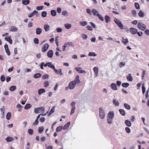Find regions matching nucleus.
<instances>
[{"instance_id": "f257e3e1", "label": "nucleus", "mask_w": 149, "mask_h": 149, "mask_svg": "<svg viewBox=\"0 0 149 149\" xmlns=\"http://www.w3.org/2000/svg\"><path fill=\"white\" fill-rule=\"evenodd\" d=\"M99 112L100 117L102 119H103L105 117V114L103 109L102 107L100 108Z\"/></svg>"}, {"instance_id": "f03ea898", "label": "nucleus", "mask_w": 149, "mask_h": 149, "mask_svg": "<svg viewBox=\"0 0 149 149\" xmlns=\"http://www.w3.org/2000/svg\"><path fill=\"white\" fill-rule=\"evenodd\" d=\"M139 29L142 31L144 30L146 28V25L143 23L139 22L137 25Z\"/></svg>"}, {"instance_id": "7ed1b4c3", "label": "nucleus", "mask_w": 149, "mask_h": 149, "mask_svg": "<svg viewBox=\"0 0 149 149\" xmlns=\"http://www.w3.org/2000/svg\"><path fill=\"white\" fill-rule=\"evenodd\" d=\"M75 103L74 102H72L71 103V106H72V109L70 113L71 115L74 112L75 108Z\"/></svg>"}, {"instance_id": "20e7f679", "label": "nucleus", "mask_w": 149, "mask_h": 149, "mask_svg": "<svg viewBox=\"0 0 149 149\" xmlns=\"http://www.w3.org/2000/svg\"><path fill=\"white\" fill-rule=\"evenodd\" d=\"M49 47V45L45 43L43 46V47L42 49V51L43 52H45L48 49Z\"/></svg>"}, {"instance_id": "39448f33", "label": "nucleus", "mask_w": 149, "mask_h": 149, "mask_svg": "<svg viewBox=\"0 0 149 149\" xmlns=\"http://www.w3.org/2000/svg\"><path fill=\"white\" fill-rule=\"evenodd\" d=\"M74 82H73L72 81L70 82L69 84V88L70 89H73L76 85L75 83H74Z\"/></svg>"}, {"instance_id": "423d86ee", "label": "nucleus", "mask_w": 149, "mask_h": 149, "mask_svg": "<svg viewBox=\"0 0 149 149\" xmlns=\"http://www.w3.org/2000/svg\"><path fill=\"white\" fill-rule=\"evenodd\" d=\"M75 69L77 72L80 73H85L86 71L83 70H82L81 68L80 67H76Z\"/></svg>"}, {"instance_id": "0eeeda50", "label": "nucleus", "mask_w": 149, "mask_h": 149, "mask_svg": "<svg viewBox=\"0 0 149 149\" xmlns=\"http://www.w3.org/2000/svg\"><path fill=\"white\" fill-rule=\"evenodd\" d=\"M130 32L133 34H135L137 32V30L134 28H130L129 29Z\"/></svg>"}, {"instance_id": "6e6552de", "label": "nucleus", "mask_w": 149, "mask_h": 149, "mask_svg": "<svg viewBox=\"0 0 149 149\" xmlns=\"http://www.w3.org/2000/svg\"><path fill=\"white\" fill-rule=\"evenodd\" d=\"M17 28L14 26H11L9 30V31L11 32H17Z\"/></svg>"}, {"instance_id": "1a4fd4ad", "label": "nucleus", "mask_w": 149, "mask_h": 149, "mask_svg": "<svg viewBox=\"0 0 149 149\" xmlns=\"http://www.w3.org/2000/svg\"><path fill=\"white\" fill-rule=\"evenodd\" d=\"M114 116V114L113 112L112 111H109L108 114V118H111L113 119Z\"/></svg>"}, {"instance_id": "9d476101", "label": "nucleus", "mask_w": 149, "mask_h": 149, "mask_svg": "<svg viewBox=\"0 0 149 149\" xmlns=\"http://www.w3.org/2000/svg\"><path fill=\"white\" fill-rule=\"evenodd\" d=\"M79 76H77L75 78V80L74 81H72L74 83H75L76 84H78L80 83V80H79Z\"/></svg>"}, {"instance_id": "9b49d317", "label": "nucleus", "mask_w": 149, "mask_h": 149, "mask_svg": "<svg viewBox=\"0 0 149 149\" xmlns=\"http://www.w3.org/2000/svg\"><path fill=\"white\" fill-rule=\"evenodd\" d=\"M5 40L8 42L10 44H11L12 43V40L11 38V36L6 37L5 38Z\"/></svg>"}, {"instance_id": "f8f14e48", "label": "nucleus", "mask_w": 149, "mask_h": 149, "mask_svg": "<svg viewBox=\"0 0 149 149\" xmlns=\"http://www.w3.org/2000/svg\"><path fill=\"white\" fill-rule=\"evenodd\" d=\"M47 56L49 58H52L53 56V52L52 50H50L47 53Z\"/></svg>"}, {"instance_id": "ddd939ff", "label": "nucleus", "mask_w": 149, "mask_h": 149, "mask_svg": "<svg viewBox=\"0 0 149 149\" xmlns=\"http://www.w3.org/2000/svg\"><path fill=\"white\" fill-rule=\"evenodd\" d=\"M115 22L117 24L120 28H121V22L117 19H114Z\"/></svg>"}, {"instance_id": "4468645a", "label": "nucleus", "mask_w": 149, "mask_h": 149, "mask_svg": "<svg viewBox=\"0 0 149 149\" xmlns=\"http://www.w3.org/2000/svg\"><path fill=\"white\" fill-rule=\"evenodd\" d=\"M56 73L60 75H63V73L62 71V70L61 69H59L58 70L56 69L54 70Z\"/></svg>"}, {"instance_id": "2eb2a0df", "label": "nucleus", "mask_w": 149, "mask_h": 149, "mask_svg": "<svg viewBox=\"0 0 149 149\" xmlns=\"http://www.w3.org/2000/svg\"><path fill=\"white\" fill-rule=\"evenodd\" d=\"M126 78L129 81H132L133 80V78L131 74H129L127 76Z\"/></svg>"}, {"instance_id": "dca6fc26", "label": "nucleus", "mask_w": 149, "mask_h": 149, "mask_svg": "<svg viewBox=\"0 0 149 149\" xmlns=\"http://www.w3.org/2000/svg\"><path fill=\"white\" fill-rule=\"evenodd\" d=\"M92 12L94 16H97L99 14L98 11L95 9H92Z\"/></svg>"}, {"instance_id": "f3484780", "label": "nucleus", "mask_w": 149, "mask_h": 149, "mask_svg": "<svg viewBox=\"0 0 149 149\" xmlns=\"http://www.w3.org/2000/svg\"><path fill=\"white\" fill-rule=\"evenodd\" d=\"M42 29L40 28H37L36 30V33L37 35H39L42 33Z\"/></svg>"}, {"instance_id": "a211bd4d", "label": "nucleus", "mask_w": 149, "mask_h": 149, "mask_svg": "<svg viewBox=\"0 0 149 149\" xmlns=\"http://www.w3.org/2000/svg\"><path fill=\"white\" fill-rule=\"evenodd\" d=\"M6 140L7 142H11L13 141L14 139L12 137L8 136L6 138Z\"/></svg>"}, {"instance_id": "6ab92c4d", "label": "nucleus", "mask_w": 149, "mask_h": 149, "mask_svg": "<svg viewBox=\"0 0 149 149\" xmlns=\"http://www.w3.org/2000/svg\"><path fill=\"white\" fill-rule=\"evenodd\" d=\"M93 70L95 72L96 76L97 77L98 75V68L97 67H94L93 68Z\"/></svg>"}, {"instance_id": "aec40b11", "label": "nucleus", "mask_w": 149, "mask_h": 149, "mask_svg": "<svg viewBox=\"0 0 149 149\" xmlns=\"http://www.w3.org/2000/svg\"><path fill=\"white\" fill-rule=\"evenodd\" d=\"M50 26L47 24H46L44 26V28L46 31H48L49 30Z\"/></svg>"}, {"instance_id": "412c9836", "label": "nucleus", "mask_w": 149, "mask_h": 149, "mask_svg": "<svg viewBox=\"0 0 149 149\" xmlns=\"http://www.w3.org/2000/svg\"><path fill=\"white\" fill-rule=\"evenodd\" d=\"M45 91L44 88H40L38 91V94L39 95L45 93Z\"/></svg>"}, {"instance_id": "4be33fe9", "label": "nucleus", "mask_w": 149, "mask_h": 149, "mask_svg": "<svg viewBox=\"0 0 149 149\" xmlns=\"http://www.w3.org/2000/svg\"><path fill=\"white\" fill-rule=\"evenodd\" d=\"M111 86L113 89L115 90H117V88L116 84L114 83H112L111 84Z\"/></svg>"}, {"instance_id": "5701e85b", "label": "nucleus", "mask_w": 149, "mask_h": 149, "mask_svg": "<svg viewBox=\"0 0 149 149\" xmlns=\"http://www.w3.org/2000/svg\"><path fill=\"white\" fill-rule=\"evenodd\" d=\"M70 122H69L68 123H67L64 126L63 129L64 130L67 129L69 127L70 125Z\"/></svg>"}, {"instance_id": "b1692460", "label": "nucleus", "mask_w": 149, "mask_h": 149, "mask_svg": "<svg viewBox=\"0 0 149 149\" xmlns=\"http://www.w3.org/2000/svg\"><path fill=\"white\" fill-rule=\"evenodd\" d=\"M125 123L127 126L130 127L131 125V122L128 120H125Z\"/></svg>"}, {"instance_id": "393cba45", "label": "nucleus", "mask_w": 149, "mask_h": 149, "mask_svg": "<svg viewBox=\"0 0 149 149\" xmlns=\"http://www.w3.org/2000/svg\"><path fill=\"white\" fill-rule=\"evenodd\" d=\"M123 38V41H122V42L123 43V44L125 45H126L128 42V40L127 38L124 39Z\"/></svg>"}, {"instance_id": "a878e982", "label": "nucleus", "mask_w": 149, "mask_h": 149, "mask_svg": "<svg viewBox=\"0 0 149 149\" xmlns=\"http://www.w3.org/2000/svg\"><path fill=\"white\" fill-rule=\"evenodd\" d=\"M138 15L140 17H143L144 16V14L142 10H140L138 13Z\"/></svg>"}, {"instance_id": "bb28decb", "label": "nucleus", "mask_w": 149, "mask_h": 149, "mask_svg": "<svg viewBox=\"0 0 149 149\" xmlns=\"http://www.w3.org/2000/svg\"><path fill=\"white\" fill-rule=\"evenodd\" d=\"M113 103L116 106H118L119 105V102L118 100L116 99H113Z\"/></svg>"}, {"instance_id": "cd10ccee", "label": "nucleus", "mask_w": 149, "mask_h": 149, "mask_svg": "<svg viewBox=\"0 0 149 149\" xmlns=\"http://www.w3.org/2000/svg\"><path fill=\"white\" fill-rule=\"evenodd\" d=\"M49 64H48V66L49 68H52V69H53L54 70L55 69L54 66L52 64V62H49Z\"/></svg>"}, {"instance_id": "c85d7f7f", "label": "nucleus", "mask_w": 149, "mask_h": 149, "mask_svg": "<svg viewBox=\"0 0 149 149\" xmlns=\"http://www.w3.org/2000/svg\"><path fill=\"white\" fill-rule=\"evenodd\" d=\"M51 14L52 16H55L56 15V12L55 10H52L51 11Z\"/></svg>"}, {"instance_id": "c756f323", "label": "nucleus", "mask_w": 149, "mask_h": 149, "mask_svg": "<svg viewBox=\"0 0 149 149\" xmlns=\"http://www.w3.org/2000/svg\"><path fill=\"white\" fill-rule=\"evenodd\" d=\"M105 19L106 22L107 23H109L110 20V17L107 15L105 16Z\"/></svg>"}, {"instance_id": "7c9ffc66", "label": "nucleus", "mask_w": 149, "mask_h": 149, "mask_svg": "<svg viewBox=\"0 0 149 149\" xmlns=\"http://www.w3.org/2000/svg\"><path fill=\"white\" fill-rule=\"evenodd\" d=\"M16 89V87L15 86H13L10 87V90L11 91H15Z\"/></svg>"}, {"instance_id": "2f4dec72", "label": "nucleus", "mask_w": 149, "mask_h": 149, "mask_svg": "<svg viewBox=\"0 0 149 149\" xmlns=\"http://www.w3.org/2000/svg\"><path fill=\"white\" fill-rule=\"evenodd\" d=\"M31 104H27L25 105L24 108L26 109H28L31 108Z\"/></svg>"}, {"instance_id": "473e14b6", "label": "nucleus", "mask_w": 149, "mask_h": 149, "mask_svg": "<svg viewBox=\"0 0 149 149\" xmlns=\"http://www.w3.org/2000/svg\"><path fill=\"white\" fill-rule=\"evenodd\" d=\"M129 86V84L128 83H125L122 84V86L123 87L127 88Z\"/></svg>"}, {"instance_id": "72a5a7b5", "label": "nucleus", "mask_w": 149, "mask_h": 149, "mask_svg": "<svg viewBox=\"0 0 149 149\" xmlns=\"http://www.w3.org/2000/svg\"><path fill=\"white\" fill-rule=\"evenodd\" d=\"M55 106L53 107L51 109L49 112V114L48 116H50L51 114H52L54 111Z\"/></svg>"}, {"instance_id": "f704fd0d", "label": "nucleus", "mask_w": 149, "mask_h": 149, "mask_svg": "<svg viewBox=\"0 0 149 149\" xmlns=\"http://www.w3.org/2000/svg\"><path fill=\"white\" fill-rule=\"evenodd\" d=\"M97 55V54H95V53L92 52H89L88 54L89 56H96Z\"/></svg>"}, {"instance_id": "c9c22d12", "label": "nucleus", "mask_w": 149, "mask_h": 149, "mask_svg": "<svg viewBox=\"0 0 149 149\" xmlns=\"http://www.w3.org/2000/svg\"><path fill=\"white\" fill-rule=\"evenodd\" d=\"M65 26L66 28L67 29H70L71 27V25L69 24H65Z\"/></svg>"}, {"instance_id": "e433bc0d", "label": "nucleus", "mask_w": 149, "mask_h": 149, "mask_svg": "<svg viewBox=\"0 0 149 149\" xmlns=\"http://www.w3.org/2000/svg\"><path fill=\"white\" fill-rule=\"evenodd\" d=\"M63 128V127L61 126H59L57 127L56 129V131L57 132H59L61 131Z\"/></svg>"}, {"instance_id": "4c0bfd02", "label": "nucleus", "mask_w": 149, "mask_h": 149, "mask_svg": "<svg viewBox=\"0 0 149 149\" xmlns=\"http://www.w3.org/2000/svg\"><path fill=\"white\" fill-rule=\"evenodd\" d=\"M87 23L85 21H83L80 22V24L82 26H85L87 24Z\"/></svg>"}, {"instance_id": "58836bf2", "label": "nucleus", "mask_w": 149, "mask_h": 149, "mask_svg": "<svg viewBox=\"0 0 149 149\" xmlns=\"http://www.w3.org/2000/svg\"><path fill=\"white\" fill-rule=\"evenodd\" d=\"M124 106L125 108L126 109L129 110L130 109L131 107L128 104H124Z\"/></svg>"}, {"instance_id": "ea45409f", "label": "nucleus", "mask_w": 149, "mask_h": 149, "mask_svg": "<svg viewBox=\"0 0 149 149\" xmlns=\"http://www.w3.org/2000/svg\"><path fill=\"white\" fill-rule=\"evenodd\" d=\"M11 116V113L10 112H8L6 115V118L8 120H9Z\"/></svg>"}, {"instance_id": "a19ab883", "label": "nucleus", "mask_w": 149, "mask_h": 149, "mask_svg": "<svg viewBox=\"0 0 149 149\" xmlns=\"http://www.w3.org/2000/svg\"><path fill=\"white\" fill-rule=\"evenodd\" d=\"M113 120V119L108 118H107V122L109 124H111L112 123Z\"/></svg>"}, {"instance_id": "79ce46f5", "label": "nucleus", "mask_w": 149, "mask_h": 149, "mask_svg": "<svg viewBox=\"0 0 149 149\" xmlns=\"http://www.w3.org/2000/svg\"><path fill=\"white\" fill-rule=\"evenodd\" d=\"M41 75L40 73H37L34 75V77L35 78H38L41 76Z\"/></svg>"}, {"instance_id": "37998d69", "label": "nucleus", "mask_w": 149, "mask_h": 149, "mask_svg": "<svg viewBox=\"0 0 149 149\" xmlns=\"http://www.w3.org/2000/svg\"><path fill=\"white\" fill-rule=\"evenodd\" d=\"M47 13L45 11H43L41 13V16L43 17H45L46 16Z\"/></svg>"}, {"instance_id": "c03bdc74", "label": "nucleus", "mask_w": 149, "mask_h": 149, "mask_svg": "<svg viewBox=\"0 0 149 149\" xmlns=\"http://www.w3.org/2000/svg\"><path fill=\"white\" fill-rule=\"evenodd\" d=\"M44 127H39L38 128V132L40 133L43 131Z\"/></svg>"}, {"instance_id": "a18cd8bd", "label": "nucleus", "mask_w": 149, "mask_h": 149, "mask_svg": "<svg viewBox=\"0 0 149 149\" xmlns=\"http://www.w3.org/2000/svg\"><path fill=\"white\" fill-rule=\"evenodd\" d=\"M142 90L143 93V94L145 92L146 89L144 86V84H143L142 86Z\"/></svg>"}, {"instance_id": "49530a36", "label": "nucleus", "mask_w": 149, "mask_h": 149, "mask_svg": "<svg viewBox=\"0 0 149 149\" xmlns=\"http://www.w3.org/2000/svg\"><path fill=\"white\" fill-rule=\"evenodd\" d=\"M43 6H39L36 8V9L38 10H42L43 8Z\"/></svg>"}, {"instance_id": "de8ad7c7", "label": "nucleus", "mask_w": 149, "mask_h": 149, "mask_svg": "<svg viewBox=\"0 0 149 149\" xmlns=\"http://www.w3.org/2000/svg\"><path fill=\"white\" fill-rule=\"evenodd\" d=\"M97 16H98L99 19H100L102 21H103L104 20V19L103 17L101 15L99 14Z\"/></svg>"}, {"instance_id": "09e8293b", "label": "nucleus", "mask_w": 149, "mask_h": 149, "mask_svg": "<svg viewBox=\"0 0 149 149\" xmlns=\"http://www.w3.org/2000/svg\"><path fill=\"white\" fill-rule=\"evenodd\" d=\"M134 5L136 9H140L139 5L138 3H135L134 4Z\"/></svg>"}, {"instance_id": "8fccbe9b", "label": "nucleus", "mask_w": 149, "mask_h": 149, "mask_svg": "<svg viewBox=\"0 0 149 149\" xmlns=\"http://www.w3.org/2000/svg\"><path fill=\"white\" fill-rule=\"evenodd\" d=\"M81 36L82 37V38L84 39H87L88 38L87 36L84 34H81Z\"/></svg>"}, {"instance_id": "3c124183", "label": "nucleus", "mask_w": 149, "mask_h": 149, "mask_svg": "<svg viewBox=\"0 0 149 149\" xmlns=\"http://www.w3.org/2000/svg\"><path fill=\"white\" fill-rule=\"evenodd\" d=\"M65 44L67 46V45H71L73 46V45L72 42H68L65 43Z\"/></svg>"}, {"instance_id": "603ef678", "label": "nucleus", "mask_w": 149, "mask_h": 149, "mask_svg": "<svg viewBox=\"0 0 149 149\" xmlns=\"http://www.w3.org/2000/svg\"><path fill=\"white\" fill-rule=\"evenodd\" d=\"M148 85H149V87L148 88V89L147 90L146 93V99H148V92L149 91V83H148Z\"/></svg>"}, {"instance_id": "864d4df0", "label": "nucleus", "mask_w": 149, "mask_h": 149, "mask_svg": "<svg viewBox=\"0 0 149 149\" xmlns=\"http://www.w3.org/2000/svg\"><path fill=\"white\" fill-rule=\"evenodd\" d=\"M125 130L126 132L128 133H129L131 132L130 129L128 127H126L125 128Z\"/></svg>"}, {"instance_id": "5fc2aeb1", "label": "nucleus", "mask_w": 149, "mask_h": 149, "mask_svg": "<svg viewBox=\"0 0 149 149\" xmlns=\"http://www.w3.org/2000/svg\"><path fill=\"white\" fill-rule=\"evenodd\" d=\"M38 120L37 119H36L35 121L33 123V125H36L38 124Z\"/></svg>"}, {"instance_id": "6e6d98bb", "label": "nucleus", "mask_w": 149, "mask_h": 149, "mask_svg": "<svg viewBox=\"0 0 149 149\" xmlns=\"http://www.w3.org/2000/svg\"><path fill=\"white\" fill-rule=\"evenodd\" d=\"M68 14V12L66 11H63L62 12V15L64 16H66Z\"/></svg>"}, {"instance_id": "4d7b16f0", "label": "nucleus", "mask_w": 149, "mask_h": 149, "mask_svg": "<svg viewBox=\"0 0 149 149\" xmlns=\"http://www.w3.org/2000/svg\"><path fill=\"white\" fill-rule=\"evenodd\" d=\"M33 41L36 44H38L39 42V40L38 38H35L33 40Z\"/></svg>"}, {"instance_id": "13d9d810", "label": "nucleus", "mask_w": 149, "mask_h": 149, "mask_svg": "<svg viewBox=\"0 0 149 149\" xmlns=\"http://www.w3.org/2000/svg\"><path fill=\"white\" fill-rule=\"evenodd\" d=\"M33 130L31 129H29L28 130V133L31 135L33 134Z\"/></svg>"}, {"instance_id": "bf43d9fd", "label": "nucleus", "mask_w": 149, "mask_h": 149, "mask_svg": "<svg viewBox=\"0 0 149 149\" xmlns=\"http://www.w3.org/2000/svg\"><path fill=\"white\" fill-rule=\"evenodd\" d=\"M39 110L38 107L35 108L34 110V112L36 114H38L39 113Z\"/></svg>"}, {"instance_id": "052dcab7", "label": "nucleus", "mask_w": 149, "mask_h": 149, "mask_svg": "<svg viewBox=\"0 0 149 149\" xmlns=\"http://www.w3.org/2000/svg\"><path fill=\"white\" fill-rule=\"evenodd\" d=\"M87 12L90 15L92 14V11L90 9L87 8L86 9Z\"/></svg>"}, {"instance_id": "680f3d73", "label": "nucleus", "mask_w": 149, "mask_h": 149, "mask_svg": "<svg viewBox=\"0 0 149 149\" xmlns=\"http://www.w3.org/2000/svg\"><path fill=\"white\" fill-rule=\"evenodd\" d=\"M44 86L45 87H47L49 86V82L48 81L45 82L44 83Z\"/></svg>"}, {"instance_id": "e2e57ef3", "label": "nucleus", "mask_w": 149, "mask_h": 149, "mask_svg": "<svg viewBox=\"0 0 149 149\" xmlns=\"http://www.w3.org/2000/svg\"><path fill=\"white\" fill-rule=\"evenodd\" d=\"M39 110H41V111L44 112L45 111V108L43 107H38Z\"/></svg>"}, {"instance_id": "0e129e2a", "label": "nucleus", "mask_w": 149, "mask_h": 149, "mask_svg": "<svg viewBox=\"0 0 149 149\" xmlns=\"http://www.w3.org/2000/svg\"><path fill=\"white\" fill-rule=\"evenodd\" d=\"M49 76L48 74H46L43 76L42 79H45L49 78Z\"/></svg>"}, {"instance_id": "69168bd1", "label": "nucleus", "mask_w": 149, "mask_h": 149, "mask_svg": "<svg viewBox=\"0 0 149 149\" xmlns=\"http://www.w3.org/2000/svg\"><path fill=\"white\" fill-rule=\"evenodd\" d=\"M87 28L89 31H92L93 30V28L90 26H87Z\"/></svg>"}, {"instance_id": "338daca9", "label": "nucleus", "mask_w": 149, "mask_h": 149, "mask_svg": "<svg viewBox=\"0 0 149 149\" xmlns=\"http://www.w3.org/2000/svg\"><path fill=\"white\" fill-rule=\"evenodd\" d=\"M5 79V78L3 76V75L1 76V81H2L3 82V81H4Z\"/></svg>"}, {"instance_id": "774afa93", "label": "nucleus", "mask_w": 149, "mask_h": 149, "mask_svg": "<svg viewBox=\"0 0 149 149\" xmlns=\"http://www.w3.org/2000/svg\"><path fill=\"white\" fill-rule=\"evenodd\" d=\"M145 33L147 35L149 36V30L148 29H146L145 31Z\"/></svg>"}]
</instances>
